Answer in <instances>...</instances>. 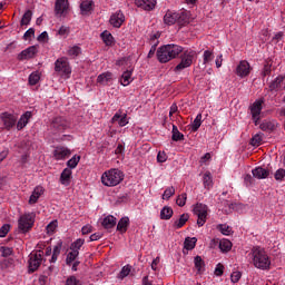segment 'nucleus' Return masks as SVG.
<instances>
[{
	"instance_id": "1",
	"label": "nucleus",
	"mask_w": 285,
	"mask_h": 285,
	"mask_svg": "<svg viewBox=\"0 0 285 285\" xmlns=\"http://www.w3.org/2000/svg\"><path fill=\"white\" fill-rule=\"evenodd\" d=\"M249 255L255 268H258V271H271V257L264 248L255 246L252 248Z\"/></svg>"
},
{
	"instance_id": "2",
	"label": "nucleus",
	"mask_w": 285,
	"mask_h": 285,
	"mask_svg": "<svg viewBox=\"0 0 285 285\" xmlns=\"http://www.w3.org/2000/svg\"><path fill=\"white\" fill-rule=\"evenodd\" d=\"M184 52V47L178 45H165L157 49L156 57L159 63H168L173 61L176 57H179Z\"/></svg>"
},
{
	"instance_id": "3",
	"label": "nucleus",
	"mask_w": 285,
	"mask_h": 285,
	"mask_svg": "<svg viewBox=\"0 0 285 285\" xmlns=\"http://www.w3.org/2000/svg\"><path fill=\"white\" fill-rule=\"evenodd\" d=\"M120 181H124V171L118 168L108 169L101 175V184L102 186H107V188L119 186Z\"/></svg>"
},
{
	"instance_id": "4",
	"label": "nucleus",
	"mask_w": 285,
	"mask_h": 285,
	"mask_svg": "<svg viewBox=\"0 0 285 285\" xmlns=\"http://www.w3.org/2000/svg\"><path fill=\"white\" fill-rule=\"evenodd\" d=\"M197 52L194 50H186L180 56V63L175 67V72H181V70H186V68H190L193 66V60Z\"/></svg>"
},
{
	"instance_id": "5",
	"label": "nucleus",
	"mask_w": 285,
	"mask_h": 285,
	"mask_svg": "<svg viewBox=\"0 0 285 285\" xmlns=\"http://www.w3.org/2000/svg\"><path fill=\"white\" fill-rule=\"evenodd\" d=\"M55 70L58 75H60V77H65V79H70V75L72 73L68 58L57 59L55 62Z\"/></svg>"
},
{
	"instance_id": "6",
	"label": "nucleus",
	"mask_w": 285,
	"mask_h": 285,
	"mask_svg": "<svg viewBox=\"0 0 285 285\" xmlns=\"http://www.w3.org/2000/svg\"><path fill=\"white\" fill-rule=\"evenodd\" d=\"M35 226V213H28L20 216L18 220V228L20 233H28Z\"/></svg>"
},
{
	"instance_id": "7",
	"label": "nucleus",
	"mask_w": 285,
	"mask_h": 285,
	"mask_svg": "<svg viewBox=\"0 0 285 285\" xmlns=\"http://www.w3.org/2000/svg\"><path fill=\"white\" fill-rule=\"evenodd\" d=\"M194 214L197 216V226H204L208 217V206L202 203L196 204L194 207Z\"/></svg>"
},
{
	"instance_id": "8",
	"label": "nucleus",
	"mask_w": 285,
	"mask_h": 285,
	"mask_svg": "<svg viewBox=\"0 0 285 285\" xmlns=\"http://www.w3.org/2000/svg\"><path fill=\"white\" fill-rule=\"evenodd\" d=\"M41 262H43V252L39 250L36 253H31L29 255V271L35 273L41 266Z\"/></svg>"
},
{
	"instance_id": "9",
	"label": "nucleus",
	"mask_w": 285,
	"mask_h": 285,
	"mask_svg": "<svg viewBox=\"0 0 285 285\" xmlns=\"http://www.w3.org/2000/svg\"><path fill=\"white\" fill-rule=\"evenodd\" d=\"M68 10H70V4L68 0H56L55 3V14L56 17H66L68 14Z\"/></svg>"
},
{
	"instance_id": "10",
	"label": "nucleus",
	"mask_w": 285,
	"mask_h": 285,
	"mask_svg": "<svg viewBox=\"0 0 285 285\" xmlns=\"http://www.w3.org/2000/svg\"><path fill=\"white\" fill-rule=\"evenodd\" d=\"M263 104H264V100L259 99V100H255V102L250 106V115L255 126L259 124V116L262 115Z\"/></svg>"
},
{
	"instance_id": "11",
	"label": "nucleus",
	"mask_w": 285,
	"mask_h": 285,
	"mask_svg": "<svg viewBox=\"0 0 285 285\" xmlns=\"http://www.w3.org/2000/svg\"><path fill=\"white\" fill-rule=\"evenodd\" d=\"M51 128L56 132H63V130L68 128V120H66V118L63 117H56L51 121Z\"/></svg>"
},
{
	"instance_id": "12",
	"label": "nucleus",
	"mask_w": 285,
	"mask_h": 285,
	"mask_svg": "<svg viewBox=\"0 0 285 285\" xmlns=\"http://www.w3.org/2000/svg\"><path fill=\"white\" fill-rule=\"evenodd\" d=\"M37 52H39V50L36 46L28 47L18 55V59L19 61H26V59H35V57H37Z\"/></svg>"
},
{
	"instance_id": "13",
	"label": "nucleus",
	"mask_w": 285,
	"mask_h": 285,
	"mask_svg": "<svg viewBox=\"0 0 285 285\" xmlns=\"http://www.w3.org/2000/svg\"><path fill=\"white\" fill-rule=\"evenodd\" d=\"M278 126H279V122H277V120H275V119H265L259 125V128L264 132H273V131L277 130Z\"/></svg>"
},
{
	"instance_id": "14",
	"label": "nucleus",
	"mask_w": 285,
	"mask_h": 285,
	"mask_svg": "<svg viewBox=\"0 0 285 285\" xmlns=\"http://www.w3.org/2000/svg\"><path fill=\"white\" fill-rule=\"evenodd\" d=\"M124 21H126V16H124V12H121L120 10L112 13L109 19V23L114 28H121Z\"/></svg>"
},
{
	"instance_id": "15",
	"label": "nucleus",
	"mask_w": 285,
	"mask_h": 285,
	"mask_svg": "<svg viewBox=\"0 0 285 285\" xmlns=\"http://www.w3.org/2000/svg\"><path fill=\"white\" fill-rule=\"evenodd\" d=\"M236 75L242 78L248 77V75H250V63L246 60H242L236 67Z\"/></svg>"
},
{
	"instance_id": "16",
	"label": "nucleus",
	"mask_w": 285,
	"mask_h": 285,
	"mask_svg": "<svg viewBox=\"0 0 285 285\" xmlns=\"http://www.w3.org/2000/svg\"><path fill=\"white\" fill-rule=\"evenodd\" d=\"M1 119L3 121L4 127L10 130V128H13L17 124V116L9 112H3L1 115Z\"/></svg>"
},
{
	"instance_id": "17",
	"label": "nucleus",
	"mask_w": 285,
	"mask_h": 285,
	"mask_svg": "<svg viewBox=\"0 0 285 285\" xmlns=\"http://www.w3.org/2000/svg\"><path fill=\"white\" fill-rule=\"evenodd\" d=\"M71 151L68 149V147H56L53 150V157L58 161L61 159H66L67 157H70Z\"/></svg>"
},
{
	"instance_id": "18",
	"label": "nucleus",
	"mask_w": 285,
	"mask_h": 285,
	"mask_svg": "<svg viewBox=\"0 0 285 285\" xmlns=\"http://www.w3.org/2000/svg\"><path fill=\"white\" fill-rule=\"evenodd\" d=\"M135 3L142 10H153L157 6V0H135Z\"/></svg>"
},
{
	"instance_id": "19",
	"label": "nucleus",
	"mask_w": 285,
	"mask_h": 285,
	"mask_svg": "<svg viewBox=\"0 0 285 285\" xmlns=\"http://www.w3.org/2000/svg\"><path fill=\"white\" fill-rule=\"evenodd\" d=\"M32 118L31 111H26L20 119L18 120L17 128L18 130H23L28 126V121Z\"/></svg>"
},
{
	"instance_id": "20",
	"label": "nucleus",
	"mask_w": 285,
	"mask_h": 285,
	"mask_svg": "<svg viewBox=\"0 0 285 285\" xmlns=\"http://www.w3.org/2000/svg\"><path fill=\"white\" fill-rule=\"evenodd\" d=\"M252 175L256 179H266L271 175V171L262 167H256L255 169L252 170Z\"/></svg>"
},
{
	"instance_id": "21",
	"label": "nucleus",
	"mask_w": 285,
	"mask_h": 285,
	"mask_svg": "<svg viewBox=\"0 0 285 285\" xmlns=\"http://www.w3.org/2000/svg\"><path fill=\"white\" fill-rule=\"evenodd\" d=\"M131 82H132V68L124 71L120 78L121 86H130Z\"/></svg>"
},
{
	"instance_id": "22",
	"label": "nucleus",
	"mask_w": 285,
	"mask_h": 285,
	"mask_svg": "<svg viewBox=\"0 0 285 285\" xmlns=\"http://www.w3.org/2000/svg\"><path fill=\"white\" fill-rule=\"evenodd\" d=\"M70 177H72V169L65 168L60 175V183L63 186H70Z\"/></svg>"
},
{
	"instance_id": "23",
	"label": "nucleus",
	"mask_w": 285,
	"mask_h": 285,
	"mask_svg": "<svg viewBox=\"0 0 285 285\" xmlns=\"http://www.w3.org/2000/svg\"><path fill=\"white\" fill-rule=\"evenodd\" d=\"M63 247V242H58L53 247L52 256L50 258V264H56L57 259H59V255H61V248Z\"/></svg>"
},
{
	"instance_id": "24",
	"label": "nucleus",
	"mask_w": 285,
	"mask_h": 285,
	"mask_svg": "<svg viewBox=\"0 0 285 285\" xmlns=\"http://www.w3.org/2000/svg\"><path fill=\"white\" fill-rule=\"evenodd\" d=\"M41 195H43V187L42 186H37L30 198H29V204H37V202H39V197H41Z\"/></svg>"
},
{
	"instance_id": "25",
	"label": "nucleus",
	"mask_w": 285,
	"mask_h": 285,
	"mask_svg": "<svg viewBox=\"0 0 285 285\" xmlns=\"http://www.w3.org/2000/svg\"><path fill=\"white\" fill-rule=\"evenodd\" d=\"M164 23L166 26H175L177 23V12L167 11L164 16Z\"/></svg>"
},
{
	"instance_id": "26",
	"label": "nucleus",
	"mask_w": 285,
	"mask_h": 285,
	"mask_svg": "<svg viewBox=\"0 0 285 285\" xmlns=\"http://www.w3.org/2000/svg\"><path fill=\"white\" fill-rule=\"evenodd\" d=\"M92 0H82L80 3V12L81 14H88V12H92V6H94Z\"/></svg>"
},
{
	"instance_id": "27",
	"label": "nucleus",
	"mask_w": 285,
	"mask_h": 285,
	"mask_svg": "<svg viewBox=\"0 0 285 285\" xmlns=\"http://www.w3.org/2000/svg\"><path fill=\"white\" fill-rule=\"evenodd\" d=\"M101 225L104 226V228H115V226H117V218L112 215H109L107 217L104 218Z\"/></svg>"
},
{
	"instance_id": "28",
	"label": "nucleus",
	"mask_w": 285,
	"mask_h": 285,
	"mask_svg": "<svg viewBox=\"0 0 285 285\" xmlns=\"http://www.w3.org/2000/svg\"><path fill=\"white\" fill-rule=\"evenodd\" d=\"M112 124H118L120 128H124V126H128V118L126 115L121 117L119 112L115 114L114 117L111 118Z\"/></svg>"
},
{
	"instance_id": "29",
	"label": "nucleus",
	"mask_w": 285,
	"mask_h": 285,
	"mask_svg": "<svg viewBox=\"0 0 285 285\" xmlns=\"http://www.w3.org/2000/svg\"><path fill=\"white\" fill-rule=\"evenodd\" d=\"M98 83H101V86H108L110 81H112V73L111 72H104L100 73L97 78Z\"/></svg>"
},
{
	"instance_id": "30",
	"label": "nucleus",
	"mask_w": 285,
	"mask_h": 285,
	"mask_svg": "<svg viewBox=\"0 0 285 285\" xmlns=\"http://www.w3.org/2000/svg\"><path fill=\"white\" fill-rule=\"evenodd\" d=\"M194 264H195V268L199 275H202V273H204V271H206V264L204 263V259H202V256H196L194 258Z\"/></svg>"
},
{
	"instance_id": "31",
	"label": "nucleus",
	"mask_w": 285,
	"mask_h": 285,
	"mask_svg": "<svg viewBox=\"0 0 285 285\" xmlns=\"http://www.w3.org/2000/svg\"><path fill=\"white\" fill-rule=\"evenodd\" d=\"M100 37L106 46H112L115 43V37L108 30H105Z\"/></svg>"
},
{
	"instance_id": "32",
	"label": "nucleus",
	"mask_w": 285,
	"mask_h": 285,
	"mask_svg": "<svg viewBox=\"0 0 285 285\" xmlns=\"http://www.w3.org/2000/svg\"><path fill=\"white\" fill-rule=\"evenodd\" d=\"M188 219H190V216L188 214H181L179 219H176L174 222L175 228H183Z\"/></svg>"
},
{
	"instance_id": "33",
	"label": "nucleus",
	"mask_w": 285,
	"mask_h": 285,
	"mask_svg": "<svg viewBox=\"0 0 285 285\" xmlns=\"http://www.w3.org/2000/svg\"><path fill=\"white\" fill-rule=\"evenodd\" d=\"M77 257H79V250H77V249H71V250L67 254V258H66V264H67V266H70V264H72L73 262H77Z\"/></svg>"
},
{
	"instance_id": "34",
	"label": "nucleus",
	"mask_w": 285,
	"mask_h": 285,
	"mask_svg": "<svg viewBox=\"0 0 285 285\" xmlns=\"http://www.w3.org/2000/svg\"><path fill=\"white\" fill-rule=\"evenodd\" d=\"M222 253H228L233 248V243L229 239L223 238L219 242Z\"/></svg>"
},
{
	"instance_id": "35",
	"label": "nucleus",
	"mask_w": 285,
	"mask_h": 285,
	"mask_svg": "<svg viewBox=\"0 0 285 285\" xmlns=\"http://www.w3.org/2000/svg\"><path fill=\"white\" fill-rule=\"evenodd\" d=\"M173 215H174L173 207L165 206L160 210V219L168 220L173 217Z\"/></svg>"
},
{
	"instance_id": "36",
	"label": "nucleus",
	"mask_w": 285,
	"mask_h": 285,
	"mask_svg": "<svg viewBox=\"0 0 285 285\" xmlns=\"http://www.w3.org/2000/svg\"><path fill=\"white\" fill-rule=\"evenodd\" d=\"M189 21L190 17L187 12L177 13L176 23H178V26H186V23H188Z\"/></svg>"
},
{
	"instance_id": "37",
	"label": "nucleus",
	"mask_w": 285,
	"mask_h": 285,
	"mask_svg": "<svg viewBox=\"0 0 285 285\" xmlns=\"http://www.w3.org/2000/svg\"><path fill=\"white\" fill-rule=\"evenodd\" d=\"M203 184L207 190H210V188H213V176L210 175V171H206L204 174Z\"/></svg>"
},
{
	"instance_id": "38",
	"label": "nucleus",
	"mask_w": 285,
	"mask_h": 285,
	"mask_svg": "<svg viewBox=\"0 0 285 285\" xmlns=\"http://www.w3.org/2000/svg\"><path fill=\"white\" fill-rule=\"evenodd\" d=\"M284 82V77L278 76L269 83V90H277V88H282V83Z\"/></svg>"
},
{
	"instance_id": "39",
	"label": "nucleus",
	"mask_w": 285,
	"mask_h": 285,
	"mask_svg": "<svg viewBox=\"0 0 285 285\" xmlns=\"http://www.w3.org/2000/svg\"><path fill=\"white\" fill-rule=\"evenodd\" d=\"M171 139L173 141H184V134L175 125H173Z\"/></svg>"
},
{
	"instance_id": "40",
	"label": "nucleus",
	"mask_w": 285,
	"mask_h": 285,
	"mask_svg": "<svg viewBox=\"0 0 285 285\" xmlns=\"http://www.w3.org/2000/svg\"><path fill=\"white\" fill-rule=\"evenodd\" d=\"M128 217H124L121 218L119 222H118V225H117V230L119 233H126V230H128Z\"/></svg>"
},
{
	"instance_id": "41",
	"label": "nucleus",
	"mask_w": 285,
	"mask_h": 285,
	"mask_svg": "<svg viewBox=\"0 0 285 285\" xmlns=\"http://www.w3.org/2000/svg\"><path fill=\"white\" fill-rule=\"evenodd\" d=\"M81 47L79 46L69 47V49L67 50V55L68 57H71V59H76V57H79Z\"/></svg>"
},
{
	"instance_id": "42",
	"label": "nucleus",
	"mask_w": 285,
	"mask_h": 285,
	"mask_svg": "<svg viewBox=\"0 0 285 285\" xmlns=\"http://www.w3.org/2000/svg\"><path fill=\"white\" fill-rule=\"evenodd\" d=\"M196 245H197V238L188 237L185 239L184 246H185L186 250H193V248H195Z\"/></svg>"
},
{
	"instance_id": "43",
	"label": "nucleus",
	"mask_w": 285,
	"mask_h": 285,
	"mask_svg": "<svg viewBox=\"0 0 285 285\" xmlns=\"http://www.w3.org/2000/svg\"><path fill=\"white\" fill-rule=\"evenodd\" d=\"M200 127H202V114H198L191 124V130L194 132H197V130H199Z\"/></svg>"
},
{
	"instance_id": "44",
	"label": "nucleus",
	"mask_w": 285,
	"mask_h": 285,
	"mask_svg": "<svg viewBox=\"0 0 285 285\" xmlns=\"http://www.w3.org/2000/svg\"><path fill=\"white\" fill-rule=\"evenodd\" d=\"M130 271H132V267L130 265H125L121 268V271H120V273L118 275V278L119 279H124V278L128 277V275H130Z\"/></svg>"
},
{
	"instance_id": "45",
	"label": "nucleus",
	"mask_w": 285,
	"mask_h": 285,
	"mask_svg": "<svg viewBox=\"0 0 285 285\" xmlns=\"http://www.w3.org/2000/svg\"><path fill=\"white\" fill-rule=\"evenodd\" d=\"M32 21V11L27 10L21 19V26H28Z\"/></svg>"
},
{
	"instance_id": "46",
	"label": "nucleus",
	"mask_w": 285,
	"mask_h": 285,
	"mask_svg": "<svg viewBox=\"0 0 285 285\" xmlns=\"http://www.w3.org/2000/svg\"><path fill=\"white\" fill-rule=\"evenodd\" d=\"M85 243L86 240L83 238H78L71 244L70 250H78L79 253V249L81 248V246H83Z\"/></svg>"
},
{
	"instance_id": "47",
	"label": "nucleus",
	"mask_w": 285,
	"mask_h": 285,
	"mask_svg": "<svg viewBox=\"0 0 285 285\" xmlns=\"http://www.w3.org/2000/svg\"><path fill=\"white\" fill-rule=\"evenodd\" d=\"M79 161H81V156H73L71 159L67 161V166L69 168H77Z\"/></svg>"
},
{
	"instance_id": "48",
	"label": "nucleus",
	"mask_w": 285,
	"mask_h": 285,
	"mask_svg": "<svg viewBox=\"0 0 285 285\" xmlns=\"http://www.w3.org/2000/svg\"><path fill=\"white\" fill-rule=\"evenodd\" d=\"M264 139V135L263 134H256L253 138H252V146H261L262 141Z\"/></svg>"
},
{
	"instance_id": "49",
	"label": "nucleus",
	"mask_w": 285,
	"mask_h": 285,
	"mask_svg": "<svg viewBox=\"0 0 285 285\" xmlns=\"http://www.w3.org/2000/svg\"><path fill=\"white\" fill-rule=\"evenodd\" d=\"M39 79H41V76H39V72H32L29 76L30 86H37V83H39Z\"/></svg>"
},
{
	"instance_id": "50",
	"label": "nucleus",
	"mask_w": 285,
	"mask_h": 285,
	"mask_svg": "<svg viewBox=\"0 0 285 285\" xmlns=\"http://www.w3.org/2000/svg\"><path fill=\"white\" fill-rule=\"evenodd\" d=\"M284 178H285V169L284 168L277 169L274 174V179L276 181H284Z\"/></svg>"
},
{
	"instance_id": "51",
	"label": "nucleus",
	"mask_w": 285,
	"mask_h": 285,
	"mask_svg": "<svg viewBox=\"0 0 285 285\" xmlns=\"http://www.w3.org/2000/svg\"><path fill=\"white\" fill-rule=\"evenodd\" d=\"M217 228L222 235H230V233H233V228H230L228 225L220 224L217 226Z\"/></svg>"
},
{
	"instance_id": "52",
	"label": "nucleus",
	"mask_w": 285,
	"mask_h": 285,
	"mask_svg": "<svg viewBox=\"0 0 285 285\" xmlns=\"http://www.w3.org/2000/svg\"><path fill=\"white\" fill-rule=\"evenodd\" d=\"M213 59H214L213 51L205 50L203 55L204 65L206 66L207 63H210Z\"/></svg>"
},
{
	"instance_id": "53",
	"label": "nucleus",
	"mask_w": 285,
	"mask_h": 285,
	"mask_svg": "<svg viewBox=\"0 0 285 285\" xmlns=\"http://www.w3.org/2000/svg\"><path fill=\"white\" fill-rule=\"evenodd\" d=\"M175 195V187H167L163 194V199H169Z\"/></svg>"
},
{
	"instance_id": "54",
	"label": "nucleus",
	"mask_w": 285,
	"mask_h": 285,
	"mask_svg": "<svg viewBox=\"0 0 285 285\" xmlns=\"http://www.w3.org/2000/svg\"><path fill=\"white\" fill-rule=\"evenodd\" d=\"M188 199V196L186 194H181L176 198L177 206L184 207L186 206V200Z\"/></svg>"
},
{
	"instance_id": "55",
	"label": "nucleus",
	"mask_w": 285,
	"mask_h": 285,
	"mask_svg": "<svg viewBox=\"0 0 285 285\" xmlns=\"http://www.w3.org/2000/svg\"><path fill=\"white\" fill-rule=\"evenodd\" d=\"M66 285H81V281H79L76 276H69L66 281Z\"/></svg>"
},
{
	"instance_id": "56",
	"label": "nucleus",
	"mask_w": 285,
	"mask_h": 285,
	"mask_svg": "<svg viewBox=\"0 0 285 285\" xmlns=\"http://www.w3.org/2000/svg\"><path fill=\"white\" fill-rule=\"evenodd\" d=\"M0 253L2 257H10L12 255V247H0Z\"/></svg>"
},
{
	"instance_id": "57",
	"label": "nucleus",
	"mask_w": 285,
	"mask_h": 285,
	"mask_svg": "<svg viewBox=\"0 0 285 285\" xmlns=\"http://www.w3.org/2000/svg\"><path fill=\"white\" fill-rule=\"evenodd\" d=\"M116 66H124V68H129L130 69V59L128 58H121L116 62Z\"/></svg>"
},
{
	"instance_id": "58",
	"label": "nucleus",
	"mask_w": 285,
	"mask_h": 285,
	"mask_svg": "<svg viewBox=\"0 0 285 285\" xmlns=\"http://www.w3.org/2000/svg\"><path fill=\"white\" fill-rule=\"evenodd\" d=\"M230 279H232L233 284H237V282H239V279H242V272H233L230 275Z\"/></svg>"
},
{
	"instance_id": "59",
	"label": "nucleus",
	"mask_w": 285,
	"mask_h": 285,
	"mask_svg": "<svg viewBox=\"0 0 285 285\" xmlns=\"http://www.w3.org/2000/svg\"><path fill=\"white\" fill-rule=\"evenodd\" d=\"M8 233H10V225L4 224V225L0 228V237H6V235H8Z\"/></svg>"
},
{
	"instance_id": "60",
	"label": "nucleus",
	"mask_w": 285,
	"mask_h": 285,
	"mask_svg": "<svg viewBox=\"0 0 285 285\" xmlns=\"http://www.w3.org/2000/svg\"><path fill=\"white\" fill-rule=\"evenodd\" d=\"M168 159V156L164 151H159L157 155V161L164 164Z\"/></svg>"
},
{
	"instance_id": "61",
	"label": "nucleus",
	"mask_w": 285,
	"mask_h": 285,
	"mask_svg": "<svg viewBox=\"0 0 285 285\" xmlns=\"http://www.w3.org/2000/svg\"><path fill=\"white\" fill-rule=\"evenodd\" d=\"M32 37H35V29L30 28L28 29L24 35H23V39H26V41H28V39H32Z\"/></svg>"
},
{
	"instance_id": "62",
	"label": "nucleus",
	"mask_w": 285,
	"mask_h": 285,
	"mask_svg": "<svg viewBox=\"0 0 285 285\" xmlns=\"http://www.w3.org/2000/svg\"><path fill=\"white\" fill-rule=\"evenodd\" d=\"M38 41L42 42V43H46V41H48V32L47 31H43L42 33H40L38 36Z\"/></svg>"
},
{
	"instance_id": "63",
	"label": "nucleus",
	"mask_w": 285,
	"mask_h": 285,
	"mask_svg": "<svg viewBox=\"0 0 285 285\" xmlns=\"http://www.w3.org/2000/svg\"><path fill=\"white\" fill-rule=\"evenodd\" d=\"M91 232H92V226H91V225H85V226L81 228L82 235H90Z\"/></svg>"
},
{
	"instance_id": "64",
	"label": "nucleus",
	"mask_w": 285,
	"mask_h": 285,
	"mask_svg": "<svg viewBox=\"0 0 285 285\" xmlns=\"http://www.w3.org/2000/svg\"><path fill=\"white\" fill-rule=\"evenodd\" d=\"M68 32H70V29L68 27H60V29L58 30V35H60L61 37H66V35H68Z\"/></svg>"
}]
</instances>
